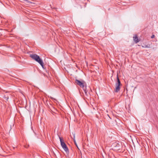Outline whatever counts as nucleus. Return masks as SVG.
<instances>
[{
    "label": "nucleus",
    "instance_id": "7",
    "mask_svg": "<svg viewBox=\"0 0 158 158\" xmlns=\"http://www.w3.org/2000/svg\"><path fill=\"white\" fill-rule=\"evenodd\" d=\"M83 90L84 92L85 96L86 97H88L89 95V93L87 92V90H86V88L84 89Z\"/></svg>",
    "mask_w": 158,
    "mask_h": 158
},
{
    "label": "nucleus",
    "instance_id": "9",
    "mask_svg": "<svg viewBox=\"0 0 158 158\" xmlns=\"http://www.w3.org/2000/svg\"><path fill=\"white\" fill-rule=\"evenodd\" d=\"M50 98L52 99L54 101H56V99L55 98H53V97H50Z\"/></svg>",
    "mask_w": 158,
    "mask_h": 158
},
{
    "label": "nucleus",
    "instance_id": "6",
    "mask_svg": "<svg viewBox=\"0 0 158 158\" xmlns=\"http://www.w3.org/2000/svg\"><path fill=\"white\" fill-rule=\"evenodd\" d=\"M134 41L135 43H137L139 41L137 35H135L133 37Z\"/></svg>",
    "mask_w": 158,
    "mask_h": 158
},
{
    "label": "nucleus",
    "instance_id": "10",
    "mask_svg": "<svg viewBox=\"0 0 158 158\" xmlns=\"http://www.w3.org/2000/svg\"><path fill=\"white\" fill-rule=\"evenodd\" d=\"M154 37H155V35H153L151 36V38L152 39H153V38H154Z\"/></svg>",
    "mask_w": 158,
    "mask_h": 158
},
{
    "label": "nucleus",
    "instance_id": "8",
    "mask_svg": "<svg viewBox=\"0 0 158 158\" xmlns=\"http://www.w3.org/2000/svg\"><path fill=\"white\" fill-rule=\"evenodd\" d=\"M142 47L143 48H148L149 47L148 45H143L142 46Z\"/></svg>",
    "mask_w": 158,
    "mask_h": 158
},
{
    "label": "nucleus",
    "instance_id": "13",
    "mask_svg": "<svg viewBox=\"0 0 158 158\" xmlns=\"http://www.w3.org/2000/svg\"><path fill=\"white\" fill-rule=\"evenodd\" d=\"M8 98H7V99H8Z\"/></svg>",
    "mask_w": 158,
    "mask_h": 158
},
{
    "label": "nucleus",
    "instance_id": "12",
    "mask_svg": "<svg viewBox=\"0 0 158 158\" xmlns=\"http://www.w3.org/2000/svg\"><path fill=\"white\" fill-rule=\"evenodd\" d=\"M74 143H76V141H75V140H74Z\"/></svg>",
    "mask_w": 158,
    "mask_h": 158
},
{
    "label": "nucleus",
    "instance_id": "3",
    "mask_svg": "<svg viewBox=\"0 0 158 158\" xmlns=\"http://www.w3.org/2000/svg\"><path fill=\"white\" fill-rule=\"evenodd\" d=\"M117 81L115 83V89L114 90V92L117 93L120 90V86L122 85V84L119 79L118 74H117Z\"/></svg>",
    "mask_w": 158,
    "mask_h": 158
},
{
    "label": "nucleus",
    "instance_id": "11",
    "mask_svg": "<svg viewBox=\"0 0 158 158\" xmlns=\"http://www.w3.org/2000/svg\"><path fill=\"white\" fill-rule=\"evenodd\" d=\"M75 143V144H76V146L77 147H78L77 146V144L76 143Z\"/></svg>",
    "mask_w": 158,
    "mask_h": 158
},
{
    "label": "nucleus",
    "instance_id": "2",
    "mask_svg": "<svg viewBox=\"0 0 158 158\" xmlns=\"http://www.w3.org/2000/svg\"><path fill=\"white\" fill-rule=\"evenodd\" d=\"M59 138L60 142L61 145L63 148L64 150L66 153L68 154L69 152L68 148L64 142V140L60 137H59Z\"/></svg>",
    "mask_w": 158,
    "mask_h": 158
},
{
    "label": "nucleus",
    "instance_id": "1",
    "mask_svg": "<svg viewBox=\"0 0 158 158\" xmlns=\"http://www.w3.org/2000/svg\"><path fill=\"white\" fill-rule=\"evenodd\" d=\"M30 56L32 59L38 62L40 64L42 68H44V63L43 60L41 58H40L39 56L35 54H32L30 55Z\"/></svg>",
    "mask_w": 158,
    "mask_h": 158
},
{
    "label": "nucleus",
    "instance_id": "5",
    "mask_svg": "<svg viewBox=\"0 0 158 158\" xmlns=\"http://www.w3.org/2000/svg\"><path fill=\"white\" fill-rule=\"evenodd\" d=\"M112 146L113 148L115 150L118 151L121 148V143H113Z\"/></svg>",
    "mask_w": 158,
    "mask_h": 158
},
{
    "label": "nucleus",
    "instance_id": "4",
    "mask_svg": "<svg viewBox=\"0 0 158 158\" xmlns=\"http://www.w3.org/2000/svg\"><path fill=\"white\" fill-rule=\"evenodd\" d=\"M75 82L77 85L82 88L83 89L86 88V84L84 81H81L77 79H76Z\"/></svg>",
    "mask_w": 158,
    "mask_h": 158
}]
</instances>
